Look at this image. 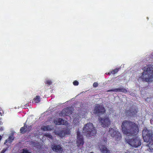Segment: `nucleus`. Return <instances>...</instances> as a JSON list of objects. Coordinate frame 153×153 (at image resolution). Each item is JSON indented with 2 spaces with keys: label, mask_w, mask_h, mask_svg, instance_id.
Returning a JSON list of instances; mask_svg holds the SVG:
<instances>
[{
  "label": "nucleus",
  "mask_w": 153,
  "mask_h": 153,
  "mask_svg": "<svg viewBox=\"0 0 153 153\" xmlns=\"http://www.w3.org/2000/svg\"><path fill=\"white\" fill-rule=\"evenodd\" d=\"M123 133L127 136L136 135L139 131L138 125L134 122L130 121H123L121 126Z\"/></svg>",
  "instance_id": "nucleus-1"
},
{
  "label": "nucleus",
  "mask_w": 153,
  "mask_h": 153,
  "mask_svg": "<svg viewBox=\"0 0 153 153\" xmlns=\"http://www.w3.org/2000/svg\"><path fill=\"white\" fill-rule=\"evenodd\" d=\"M142 136L144 141L148 143L149 149L148 150L151 152L153 151V132L150 130H148L146 128H144L142 132Z\"/></svg>",
  "instance_id": "nucleus-2"
},
{
  "label": "nucleus",
  "mask_w": 153,
  "mask_h": 153,
  "mask_svg": "<svg viewBox=\"0 0 153 153\" xmlns=\"http://www.w3.org/2000/svg\"><path fill=\"white\" fill-rule=\"evenodd\" d=\"M144 71L142 75L140 77L143 81L147 82H152L153 81V67L147 65L143 68Z\"/></svg>",
  "instance_id": "nucleus-3"
},
{
  "label": "nucleus",
  "mask_w": 153,
  "mask_h": 153,
  "mask_svg": "<svg viewBox=\"0 0 153 153\" xmlns=\"http://www.w3.org/2000/svg\"><path fill=\"white\" fill-rule=\"evenodd\" d=\"M83 133L84 134L88 137L95 136L97 133V131L91 123L86 124L83 128Z\"/></svg>",
  "instance_id": "nucleus-4"
},
{
  "label": "nucleus",
  "mask_w": 153,
  "mask_h": 153,
  "mask_svg": "<svg viewBox=\"0 0 153 153\" xmlns=\"http://www.w3.org/2000/svg\"><path fill=\"white\" fill-rule=\"evenodd\" d=\"M126 142L134 148H137L140 146L141 140L137 137L131 139H126Z\"/></svg>",
  "instance_id": "nucleus-5"
},
{
  "label": "nucleus",
  "mask_w": 153,
  "mask_h": 153,
  "mask_svg": "<svg viewBox=\"0 0 153 153\" xmlns=\"http://www.w3.org/2000/svg\"><path fill=\"white\" fill-rule=\"evenodd\" d=\"M109 132L111 137L114 138L115 140L119 141L121 139V134L118 131L110 128H109Z\"/></svg>",
  "instance_id": "nucleus-6"
},
{
  "label": "nucleus",
  "mask_w": 153,
  "mask_h": 153,
  "mask_svg": "<svg viewBox=\"0 0 153 153\" xmlns=\"http://www.w3.org/2000/svg\"><path fill=\"white\" fill-rule=\"evenodd\" d=\"M76 135L77 146L79 147H83L84 143L83 136L80 134V132L79 131L76 132Z\"/></svg>",
  "instance_id": "nucleus-7"
},
{
  "label": "nucleus",
  "mask_w": 153,
  "mask_h": 153,
  "mask_svg": "<svg viewBox=\"0 0 153 153\" xmlns=\"http://www.w3.org/2000/svg\"><path fill=\"white\" fill-rule=\"evenodd\" d=\"M99 120L101 126L103 127H108L111 124L110 120L108 117H105L102 118L100 117Z\"/></svg>",
  "instance_id": "nucleus-8"
},
{
  "label": "nucleus",
  "mask_w": 153,
  "mask_h": 153,
  "mask_svg": "<svg viewBox=\"0 0 153 153\" xmlns=\"http://www.w3.org/2000/svg\"><path fill=\"white\" fill-rule=\"evenodd\" d=\"M105 112V109L102 105L97 104L94 108V112L95 114H101Z\"/></svg>",
  "instance_id": "nucleus-9"
},
{
  "label": "nucleus",
  "mask_w": 153,
  "mask_h": 153,
  "mask_svg": "<svg viewBox=\"0 0 153 153\" xmlns=\"http://www.w3.org/2000/svg\"><path fill=\"white\" fill-rule=\"evenodd\" d=\"M51 145V148L53 151L58 153H62L63 152V149L60 145L52 144Z\"/></svg>",
  "instance_id": "nucleus-10"
},
{
  "label": "nucleus",
  "mask_w": 153,
  "mask_h": 153,
  "mask_svg": "<svg viewBox=\"0 0 153 153\" xmlns=\"http://www.w3.org/2000/svg\"><path fill=\"white\" fill-rule=\"evenodd\" d=\"M137 110L134 108H130L128 110L126 111V114L130 117H135L137 116Z\"/></svg>",
  "instance_id": "nucleus-11"
},
{
  "label": "nucleus",
  "mask_w": 153,
  "mask_h": 153,
  "mask_svg": "<svg viewBox=\"0 0 153 153\" xmlns=\"http://www.w3.org/2000/svg\"><path fill=\"white\" fill-rule=\"evenodd\" d=\"M99 148L101 153H111L110 150L105 145H101Z\"/></svg>",
  "instance_id": "nucleus-12"
},
{
  "label": "nucleus",
  "mask_w": 153,
  "mask_h": 153,
  "mask_svg": "<svg viewBox=\"0 0 153 153\" xmlns=\"http://www.w3.org/2000/svg\"><path fill=\"white\" fill-rule=\"evenodd\" d=\"M108 92H120L123 93H126L127 92V90L124 88H120L115 89H111L108 90Z\"/></svg>",
  "instance_id": "nucleus-13"
},
{
  "label": "nucleus",
  "mask_w": 153,
  "mask_h": 153,
  "mask_svg": "<svg viewBox=\"0 0 153 153\" xmlns=\"http://www.w3.org/2000/svg\"><path fill=\"white\" fill-rule=\"evenodd\" d=\"M27 127V126L25 124L24 126L21 127L20 129L21 133L24 134L27 131H30L32 128L31 126H28V127L30 128V129H26Z\"/></svg>",
  "instance_id": "nucleus-14"
},
{
  "label": "nucleus",
  "mask_w": 153,
  "mask_h": 153,
  "mask_svg": "<svg viewBox=\"0 0 153 153\" xmlns=\"http://www.w3.org/2000/svg\"><path fill=\"white\" fill-rule=\"evenodd\" d=\"M41 129L42 130L44 131H47L52 130V129L50 128L49 125H47L46 126H43L42 127Z\"/></svg>",
  "instance_id": "nucleus-15"
},
{
  "label": "nucleus",
  "mask_w": 153,
  "mask_h": 153,
  "mask_svg": "<svg viewBox=\"0 0 153 153\" xmlns=\"http://www.w3.org/2000/svg\"><path fill=\"white\" fill-rule=\"evenodd\" d=\"M64 121V120L62 119L59 118L55 121V123L56 125H61L62 124V122Z\"/></svg>",
  "instance_id": "nucleus-16"
},
{
  "label": "nucleus",
  "mask_w": 153,
  "mask_h": 153,
  "mask_svg": "<svg viewBox=\"0 0 153 153\" xmlns=\"http://www.w3.org/2000/svg\"><path fill=\"white\" fill-rule=\"evenodd\" d=\"M40 101V97L39 96H36L33 99L32 103H37Z\"/></svg>",
  "instance_id": "nucleus-17"
},
{
  "label": "nucleus",
  "mask_w": 153,
  "mask_h": 153,
  "mask_svg": "<svg viewBox=\"0 0 153 153\" xmlns=\"http://www.w3.org/2000/svg\"><path fill=\"white\" fill-rule=\"evenodd\" d=\"M68 111L69 110L68 108L63 109L62 111V115L64 117L68 115Z\"/></svg>",
  "instance_id": "nucleus-18"
},
{
  "label": "nucleus",
  "mask_w": 153,
  "mask_h": 153,
  "mask_svg": "<svg viewBox=\"0 0 153 153\" xmlns=\"http://www.w3.org/2000/svg\"><path fill=\"white\" fill-rule=\"evenodd\" d=\"M14 138L10 136L9 137L7 140H6L5 141L4 144H6L7 142H8L10 144H11Z\"/></svg>",
  "instance_id": "nucleus-19"
},
{
  "label": "nucleus",
  "mask_w": 153,
  "mask_h": 153,
  "mask_svg": "<svg viewBox=\"0 0 153 153\" xmlns=\"http://www.w3.org/2000/svg\"><path fill=\"white\" fill-rule=\"evenodd\" d=\"M120 69V68H116L110 71L109 73L111 74H114L117 73V72L119 71Z\"/></svg>",
  "instance_id": "nucleus-20"
},
{
  "label": "nucleus",
  "mask_w": 153,
  "mask_h": 153,
  "mask_svg": "<svg viewBox=\"0 0 153 153\" xmlns=\"http://www.w3.org/2000/svg\"><path fill=\"white\" fill-rule=\"evenodd\" d=\"M67 134L66 131L64 130L61 131L58 134V135L60 137H62L64 136Z\"/></svg>",
  "instance_id": "nucleus-21"
},
{
  "label": "nucleus",
  "mask_w": 153,
  "mask_h": 153,
  "mask_svg": "<svg viewBox=\"0 0 153 153\" xmlns=\"http://www.w3.org/2000/svg\"><path fill=\"white\" fill-rule=\"evenodd\" d=\"M44 136L50 139H53V137L51 135L48 133H45Z\"/></svg>",
  "instance_id": "nucleus-22"
},
{
  "label": "nucleus",
  "mask_w": 153,
  "mask_h": 153,
  "mask_svg": "<svg viewBox=\"0 0 153 153\" xmlns=\"http://www.w3.org/2000/svg\"><path fill=\"white\" fill-rule=\"evenodd\" d=\"M45 84H48V85H50L52 84V82L50 80L46 79L45 82Z\"/></svg>",
  "instance_id": "nucleus-23"
},
{
  "label": "nucleus",
  "mask_w": 153,
  "mask_h": 153,
  "mask_svg": "<svg viewBox=\"0 0 153 153\" xmlns=\"http://www.w3.org/2000/svg\"><path fill=\"white\" fill-rule=\"evenodd\" d=\"M21 153H31L27 149H24L22 150V152Z\"/></svg>",
  "instance_id": "nucleus-24"
},
{
  "label": "nucleus",
  "mask_w": 153,
  "mask_h": 153,
  "mask_svg": "<svg viewBox=\"0 0 153 153\" xmlns=\"http://www.w3.org/2000/svg\"><path fill=\"white\" fill-rule=\"evenodd\" d=\"M73 84L74 85H78L79 84V82L75 80L73 82Z\"/></svg>",
  "instance_id": "nucleus-25"
},
{
  "label": "nucleus",
  "mask_w": 153,
  "mask_h": 153,
  "mask_svg": "<svg viewBox=\"0 0 153 153\" xmlns=\"http://www.w3.org/2000/svg\"><path fill=\"white\" fill-rule=\"evenodd\" d=\"M98 86V83L97 82H95L93 84V86L94 87H97Z\"/></svg>",
  "instance_id": "nucleus-26"
},
{
  "label": "nucleus",
  "mask_w": 153,
  "mask_h": 153,
  "mask_svg": "<svg viewBox=\"0 0 153 153\" xmlns=\"http://www.w3.org/2000/svg\"><path fill=\"white\" fill-rule=\"evenodd\" d=\"M7 150V149H3L0 153H4V152Z\"/></svg>",
  "instance_id": "nucleus-27"
},
{
  "label": "nucleus",
  "mask_w": 153,
  "mask_h": 153,
  "mask_svg": "<svg viewBox=\"0 0 153 153\" xmlns=\"http://www.w3.org/2000/svg\"><path fill=\"white\" fill-rule=\"evenodd\" d=\"M3 130V128L1 126L0 127V131H2Z\"/></svg>",
  "instance_id": "nucleus-28"
},
{
  "label": "nucleus",
  "mask_w": 153,
  "mask_h": 153,
  "mask_svg": "<svg viewBox=\"0 0 153 153\" xmlns=\"http://www.w3.org/2000/svg\"><path fill=\"white\" fill-rule=\"evenodd\" d=\"M109 72H108V73H106V74L107 75H110L111 74H109Z\"/></svg>",
  "instance_id": "nucleus-29"
},
{
  "label": "nucleus",
  "mask_w": 153,
  "mask_h": 153,
  "mask_svg": "<svg viewBox=\"0 0 153 153\" xmlns=\"http://www.w3.org/2000/svg\"><path fill=\"white\" fill-rule=\"evenodd\" d=\"M107 140L106 138H105V139L104 140V141L106 142H107Z\"/></svg>",
  "instance_id": "nucleus-30"
},
{
  "label": "nucleus",
  "mask_w": 153,
  "mask_h": 153,
  "mask_svg": "<svg viewBox=\"0 0 153 153\" xmlns=\"http://www.w3.org/2000/svg\"><path fill=\"white\" fill-rule=\"evenodd\" d=\"M2 138V136L0 135V141L1 140Z\"/></svg>",
  "instance_id": "nucleus-31"
},
{
  "label": "nucleus",
  "mask_w": 153,
  "mask_h": 153,
  "mask_svg": "<svg viewBox=\"0 0 153 153\" xmlns=\"http://www.w3.org/2000/svg\"><path fill=\"white\" fill-rule=\"evenodd\" d=\"M28 126H27V128L26 129H30V128H29V127H28Z\"/></svg>",
  "instance_id": "nucleus-32"
},
{
  "label": "nucleus",
  "mask_w": 153,
  "mask_h": 153,
  "mask_svg": "<svg viewBox=\"0 0 153 153\" xmlns=\"http://www.w3.org/2000/svg\"><path fill=\"white\" fill-rule=\"evenodd\" d=\"M89 153H94V152H90Z\"/></svg>",
  "instance_id": "nucleus-33"
},
{
  "label": "nucleus",
  "mask_w": 153,
  "mask_h": 153,
  "mask_svg": "<svg viewBox=\"0 0 153 153\" xmlns=\"http://www.w3.org/2000/svg\"><path fill=\"white\" fill-rule=\"evenodd\" d=\"M1 114V113L0 112V115Z\"/></svg>",
  "instance_id": "nucleus-34"
}]
</instances>
